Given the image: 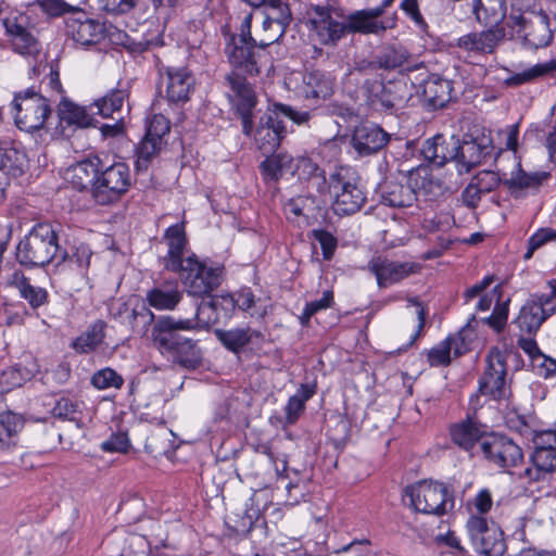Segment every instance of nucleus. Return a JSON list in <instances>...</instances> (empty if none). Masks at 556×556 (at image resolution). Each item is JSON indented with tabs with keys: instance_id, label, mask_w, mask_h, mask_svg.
Masks as SVG:
<instances>
[{
	"instance_id": "obj_1",
	"label": "nucleus",
	"mask_w": 556,
	"mask_h": 556,
	"mask_svg": "<svg viewBox=\"0 0 556 556\" xmlns=\"http://www.w3.org/2000/svg\"><path fill=\"white\" fill-rule=\"evenodd\" d=\"M316 180L319 193L329 192L333 198L332 208L338 215H352L358 212L366 202V197L358 186L356 173L348 166H334L326 178L321 169L309 157H292L280 153V180L295 181L298 186L302 180Z\"/></svg>"
},
{
	"instance_id": "obj_3",
	"label": "nucleus",
	"mask_w": 556,
	"mask_h": 556,
	"mask_svg": "<svg viewBox=\"0 0 556 556\" xmlns=\"http://www.w3.org/2000/svg\"><path fill=\"white\" fill-rule=\"evenodd\" d=\"M63 237L60 224H35L16 245V262L27 269L45 268L55 261Z\"/></svg>"
},
{
	"instance_id": "obj_43",
	"label": "nucleus",
	"mask_w": 556,
	"mask_h": 556,
	"mask_svg": "<svg viewBox=\"0 0 556 556\" xmlns=\"http://www.w3.org/2000/svg\"><path fill=\"white\" fill-rule=\"evenodd\" d=\"M232 294L236 309L248 313L251 317L262 318L267 314V303L256 298L251 288L242 287Z\"/></svg>"
},
{
	"instance_id": "obj_45",
	"label": "nucleus",
	"mask_w": 556,
	"mask_h": 556,
	"mask_svg": "<svg viewBox=\"0 0 556 556\" xmlns=\"http://www.w3.org/2000/svg\"><path fill=\"white\" fill-rule=\"evenodd\" d=\"M314 386L301 384L296 393L290 396L285 406V424L293 425L305 410L306 402L315 394Z\"/></svg>"
},
{
	"instance_id": "obj_23",
	"label": "nucleus",
	"mask_w": 556,
	"mask_h": 556,
	"mask_svg": "<svg viewBox=\"0 0 556 556\" xmlns=\"http://www.w3.org/2000/svg\"><path fill=\"white\" fill-rule=\"evenodd\" d=\"M390 135L377 125L356 127L352 136V146L361 156L377 153L387 146Z\"/></svg>"
},
{
	"instance_id": "obj_2",
	"label": "nucleus",
	"mask_w": 556,
	"mask_h": 556,
	"mask_svg": "<svg viewBox=\"0 0 556 556\" xmlns=\"http://www.w3.org/2000/svg\"><path fill=\"white\" fill-rule=\"evenodd\" d=\"M191 330V321H184L182 317L162 315L152 325V342L157 351L173 364L194 369L202 361L199 341L181 333V331Z\"/></svg>"
},
{
	"instance_id": "obj_16",
	"label": "nucleus",
	"mask_w": 556,
	"mask_h": 556,
	"mask_svg": "<svg viewBox=\"0 0 556 556\" xmlns=\"http://www.w3.org/2000/svg\"><path fill=\"white\" fill-rule=\"evenodd\" d=\"M481 454L489 463L502 469L515 467L523 458L521 447L511 439L492 433L481 442Z\"/></svg>"
},
{
	"instance_id": "obj_42",
	"label": "nucleus",
	"mask_w": 556,
	"mask_h": 556,
	"mask_svg": "<svg viewBox=\"0 0 556 556\" xmlns=\"http://www.w3.org/2000/svg\"><path fill=\"white\" fill-rule=\"evenodd\" d=\"M208 296V301H193L191 303V315L189 317H182L184 321L192 323V330L207 329L215 324H220L212 295Z\"/></svg>"
},
{
	"instance_id": "obj_19",
	"label": "nucleus",
	"mask_w": 556,
	"mask_h": 556,
	"mask_svg": "<svg viewBox=\"0 0 556 556\" xmlns=\"http://www.w3.org/2000/svg\"><path fill=\"white\" fill-rule=\"evenodd\" d=\"M506 359L501 351L493 349L486 356V368L479 380V392L494 400L505 396Z\"/></svg>"
},
{
	"instance_id": "obj_4",
	"label": "nucleus",
	"mask_w": 556,
	"mask_h": 556,
	"mask_svg": "<svg viewBox=\"0 0 556 556\" xmlns=\"http://www.w3.org/2000/svg\"><path fill=\"white\" fill-rule=\"evenodd\" d=\"M367 104L377 112L393 114L406 106L413 97V84L405 77L383 81L367 78L362 85Z\"/></svg>"
},
{
	"instance_id": "obj_12",
	"label": "nucleus",
	"mask_w": 556,
	"mask_h": 556,
	"mask_svg": "<svg viewBox=\"0 0 556 556\" xmlns=\"http://www.w3.org/2000/svg\"><path fill=\"white\" fill-rule=\"evenodd\" d=\"M241 70L235 68L226 76L230 87L229 101L242 121V131L250 136L253 130V110L256 105V94Z\"/></svg>"
},
{
	"instance_id": "obj_25",
	"label": "nucleus",
	"mask_w": 556,
	"mask_h": 556,
	"mask_svg": "<svg viewBox=\"0 0 556 556\" xmlns=\"http://www.w3.org/2000/svg\"><path fill=\"white\" fill-rule=\"evenodd\" d=\"M392 0H384L381 7L369 10H361L350 14L344 23L346 33L361 34H380L386 30V26L377 21L382 15L384 9L390 5Z\"/></svg>"
},
{
	"instance_id": "obj_58",
	"label": "nucleus",
	"mask_w": 556,
	"mask_h": 556,
	"mask_svg": "<svg viewBox=\"0 0 556 556\" xmlns=\"http://www.w3.org/2000/svg\"><path fill=\"white\" fill-rule=\"evenodd\" d=\"M531 462L546 475L556 471V450H539L531 454Z\"/></svg>"
},
{
	"instance_id": "obj_38",
	"label": "nucleus",
	"mask_w": 556,
	"mask_h": 556,
	"mask_svg": "<svg viewBox=\"0 0 556 556\" xmlns=\"http://www.w3.org/2000/svg\"><path fill=\"white\" fill-rule=\"evenodd\" d=\"M105 329L104 320H96L72 342V349L79 354H89L96 351L105 339Z\"/></svg>"
},
{
	"instance_id": "obj_7",
	"label": "nucleus",
	"mask_w": 556,
	"mask_h": 556,
	"mask_svg": "<svg viewBox=\"0 0 556 556\" xmlns=\"http://www.w3.org/2000/svg\"><path fill=\"white\" fill-rule=\"evenodd\" d=\"M174 273L178 275L189 295L204 298L222 285L225 269L223 266H208L195 254H191L181 269Z\"/></svg>"
},
{
	"instance_id": "obj_30",
	"label": "nucleus",
	"mask_w": 556,
	"mask_h": 556,
	"mask_svg": "<svg viewBox=\"0 0 556 556\" xmlns=\"http://www.w3.org/2000/svg\"><path fill=\"white\" fill-rule=\"evenodd\" d=\"M505 38V29L501 26H490L481 33H471L458 39V47L467 51L492 53Z\"/></svg>"
},
{
	"instance_id": "obj_29",
	"label": "nucleus",
	"mask_w": 556,
	"mask_h": 556,
	"mask_svg": "<svg viewBox=\"0 0 556 556\" xmlns=\"http://www.w3.org/2000/svg\"><path fill=\"white\" fill-rule=\"evenodd\" d=\"M194 86V77L186 67L166 68V98L169 102L178 103L189 100Z\"/></svg>"
},
{
	"instance_id": "obj_24",
	"label": "nucleus",
	"mask_w": 556,
	"mask_h": 556,
	"mask_svg": "<svg viewBox=\"0 0 556 556\" xmlns=\"http://www.w3.org/2000/svg\"><path fill=\"white\" fill-rule=\"evenodd\" d=\"M457 148L458 137L437 135L422 143L421 154L437 166H443L450 161L455 162Z\"/></svg>"
},
{
	"instance_id": "obj_49",
	"label": "nucleus",
	"mask_w": 556,
	"mask_h": 556,
	"mask_svg": "<svg viewBox=\"0 0 556 556\" xmlns=\"http://www.w3.org/2000/svg\"><path fill=\"white\" fill-rule=\"evenodd\" d=\"M555 72L556 60H551L545 63L535 64L521 73L513 75L511 77L506 79V84L508 86H519L525 83L532 81L539 77L552 75Z\"/></svg>"
},
{
	"instance_id": "obj_52",
	"label": "nucleus",
	"mask_w": 556,
	"mask_h": 556,
	"mask_svg": "<svg viewBox=\"0 0 556 556\" xmlns=\"http://www.w3.org/2000/svg\"><path fill=\"white\" fill-rule=\"evenodd\" d=\"M501 170V168H498L497 173L494 170H482L479 172L471 180L475 186L485 194L495 190L501 182L504 184L506 173L500 174Z\"/></svg>"
},
{
	"instance_id": "obj_53",
	"label": "nucleus",
	"mask_w": 556,
	"mask_h": 556,
	"mask_svg": "<svg viewBox=\"0 0 556 556\" xmlns=\"http://www.w3.org/2000/svg\"><path fill=\"white\" fill-rule=\"evenodd\" d=\"M91 383L99 390L109 388L121 389L124 383V379L114 369L106 367L93 374Z\"/></svg>"
},
{
	"instance_id": "obj_46",
	"label": "nucleus",
	"mask_w": 556,
	"mask_h": 556,
	"mask_svg": "<svg viewBox=\"0 0 556 556\" xmlns=\"http://www.w3.org/2000/svg\"><path fill=\"white\" fill-rule=\"evenodd\" d=\"M23 426L20 415L11 410L0 412V448L9 450L15 445L14 437Z\"/></svg>"
},
{
	"instance_id": "obj_37",
	"label": "nucleus",
	"mask_w": 556,
	"mask_h": 556,
	"mask_svg": "<svg viewBox=\"0 0 556 556\" xmlns=\"http://www.w3.org/2000/svg\"><path fill=\"white\" fill-rule=\"evenodd\" d=\"M464 327L462 331L455 336H451L442 341L437 348H433L428 353V359L431 366H445L451 362L450 353L454 350L456 356L462 355L466 351V345L463 339V332L468 327Z\"/></svg>"
},
{
	"instance_id": "obj_47",
	"label": "nucleus",
	"mask_w": 556,
	"mask_h": 556,
	"mask_svg": "<svg viewBox=\"0 0 556 556\" xmlns=\"http://www.w3.org/2000/svg\"><path fill=\"white\" fill-rule=\"evenodd\" d=\"M438 2L439 0H402L401 9L421 30L426 31L428 25L421 11L426 14H431Z\"/></svg>"
},
{
	"instance_id": "obj_60",
	"label": "nucleus",
	"mask_w": 556,
	"mask_h": 556,
	"mask_svg": "<svg viewBox=\"0 0 556 556\" xmlns=\"http://www.w3.org/2000/svg\"><path fill=\"white\" fill-rule=\"evenodd\" d=\"M312 236L319 243L324 258L331 260L338 247L337 238L325 229H314Z\"/></svg>"
},
{
	"instance_id": "obj_5",
	"label": "nucleus",
	"mask_w": 556,
	"mask_h": 556,
	"mask_svg": "<svg viewBox=\"0 0 556 556\" xmlns=\"http://www.w3.org/2000/svg\"><path fill=\"white\" fill-rule=\"evenodd\" d=\"M408 184L403 185L393 180H386L379 186L381 202L391 207L404 208L413 206L417 201L415 187L424 190L425 193H435L442 189L439 180L429 177L427 167H414L407 170Z\"/></svg>"
},
{
	"instance_id": "obj_31",
	"label": "nucleus",
	"mask_w": 556,
	"mask_h": 556,
	"mask_svg": "<svg viewBox=\"0 0 556 556\" xmlns=\"http://www.w3.org/2000/svg\"><path fill=\"white\" fill-rule=\"evenodd\" d=\"M515 168L509 178H504V185L516 198L522 197L528 191L539 190L542 184L549 178L547 172H525L521 168L520 161L515 163Z\"/></svg>"
},
{
	"instance_id": "obj_26",
	"label": "nucleus",
	"mask_w": 556,
	"mask_h": 556,
	"mask_svg": "<svg viewBox=\"0 0 556 556\" xmlns=\"http://www.w3.org/2000/svg\"><path fill=\"white\" fill-rule=\"evenodd\" d=\"M103 160L99 155H89L74 164L70 169V181L78 191H88L91 197L93 185L99 178Z\"/></svg>"
},
{
	"instance_id": "obj_35",
	"label": "nucleus",
	"mask_w": 556,
	"mask_h": 556,
	"mask_svg": "<svg viewBox=\"0 0 556 556\" xmlns=\"http://www.w3.org/2000/svg\"><path fill=\"white\" fill-rule=\"evenodd\" d=\"M214 334L225 349L235 354H240L245 351L254 337L260 336V332L249 327H238L228 330L215 329Z\"/></svg>"
},
{
	"instance_id": "obj_22",
	"label": "nucleus",
	"mask_w": 556,
	"mask_h": 556,
	"mask_svg": "<svg viewBox=\"0 0 556 556\" xmlns=\"http://www.w3.org/2000/svg\"><path fill=\"white\" fill-rule=\"evenodd\" d=\"M369 269L375 274L378 286L386 288L417 271L419 266L408 262H393L388 258L376 257L368 264Z\"/></svg>"
},
{
	"instance_id": "obj_20",
	"label": "nucleus",
	"mask_w": 556,
	"mask_h": 556,
	"mask_svg": "<svg viewBox=\"0 0 556 556\" xmlns=\"http://www.w3.org/2000/svg\"><path fill=\"white\" fill-rule=\"evenodd\" d=\"M311 30L323 45L336 42L345 35L344 23L336 21L326 7H313L308 11Z\"/></svg>"
},
{
	"instance_id": "obj_10",
	"label": "nucleus",
	"mask_w": 556,
	"mask_h": 556,
	"mask_svg": "<svg viewBox=\"0 0 556 556\" xmlns=\"http://www.w3.org/2000/svg\"><path fill=\"white\" fill-rule=\"evenodd\" d=\"M15 124L26 132L41 129L49 115L51 108L48 100L39 94L34 88H28L14 97Z\"/></svg>"
},
{
	"instance_id": "obj_18",
	"label": "nucleus",
	"mask_w": 556,
	"mask_h": 556,
	"mask_svg": "<svg viewBox=\"0 0 556 556\" xmlns=\"http://www.w3.org/2000/svg\"><path fill=\"white\" fill-rule=\"evenodd\" d=\"M92 251L90 247L76 239L71 240L70 236L64 232V237L60 241V251L55 255L56 267L68 268L76 271L81 279L87 277L90 266Z\"/></svg>"
},
{
	"instance_id": "obj_8",
	"label": "nucleus",
	"mask_w": 556,
	"mask_h": 556,
	"mask_svg": "<svg viewBox=\"0 0 556 556\" xmlns=\"http://www.w3.org/2000/svg\"><path fill=\"white\" fill-rule=\"evenodd\" d=\"M405 498L414 510L437 516L444 515L454 505L447 486L440 482L420 481L408 485L404 489Z\"/></svg>"
},
{
	"instance_id": "obj_56",
	"label": "nucleus",
	"mask_w": 556,
	"mask_h": 556,
	"mask_svg": "<svg viewBox=\"0 0 556 556\" xmlns=\"http://www.w3.org/2000/svg\"><path fill=\"white\" fill-rule=\"evenodd\" d=\"M169 121L162 114L153 115L150 119L144 137L165 144L164 137L169 132Z\"/></svg>"
},
{
	"instance_id": "obj_27",
	"label": "nucleus",
	"mask_w": 556,
	"mask_h": 556,
	"mask_svg": "<svg viewBox=\"0 0 556 556\" xmlns=\"http://www.w3.org/2000/svg\"><path fill=\"white\" fill-rule=\"evenodd\" d=\"M65 33L68 38L83 47L98 43L103 37V26L96 20L77 16L66 21Z\"/></svg>"
},
{
	"instance_id": "obj_17",
	"label": "nucleus",
	"mask_w": 556,
	"mask_h": 556,
	"mask_svg": "<svg viewBox=\"0 0 556 556\" xmlns=\"http://www.w3.org/2000/svg\"><path fill=\"white\" fill-rule=\"evenodd\" d=\"M162 242L166 244L167 252L161 258V263L167 271L174 273L181 269L188 257L193 254L189 250L184 222L167 227L163 233Z\"/></svg>"
},
{
	"instance_id": "obj_36",
	"label": "nucleus",
	"mask_w": 556,
	"mask_h": 556,
	"mask_svg": "<svg viewBox=\"0 0 556 556\" xmlns=\"http://www.w3.org/2000/svg\"><path fill=\"white\" fill-rule=\"evenodd\" d=\"M333 92V80L320 71L305 74V84L301 85V97L305 99H327Z\"/></svg>"
},
{
	"instance_id": "obj_63",
	"label": "nucleus",
	"mask_w": 556,
	"mask_h": 556,
	"mask_svg": "<svg viewBox=\"0 0 556 556\" xmlns=\"http://www.w3.org/2000/svg\"><path fill=\"white\" fill-rule=\"evenodd\" d=\"M556 239V231L548 229V228H542L539 231H536L534 235H532L528 241V250L525 253V260H529L532 257L533 253L540 249L542 245H544L546 242Z\"/></svg>"
},
{
	"instance_id": "obj_33",
	"label": "nucleus",
	"mask_w": 556,
	"mask_h": 556,
	"mask_svg": "<svg viewBox=\"0 0 556 556\" xmlns=\"http://www.w3.org/2000/svg\"><path fill=\"white\" fill-rule=\"evenodd\" d=\"M182 291L177 282L162 283L150 289L146 299L150 306L157 311H173L182 300Z\"/></svg>"
},
{
	"instance_id": "obj_62",
	"label": "nucleus",
	"mask_w": 556,
	"mask_h": 556,
	"mask_svg": "<svg viewBox=\"0 0 556 556\" xmlns=\"http://www.w3.org/2000/svg\"><path fill=\"white\" fill-rule=\"evenodd\" d=\"M100 447L106 453H127L130 447V441L127 433L117 432L103 441Z\"/></svg>"
},
{
	"instance_id": "obj_32",
	"label": "nucleus",
	"mask_w": 556,
	"mask_h": 556,
	"mask_svg": "<svg viewBox=\"0 0 556 556\" xmlns=\"http://www.w3.org/2000/svg\"><path fill=\"white\" fill-rule=\"evenodd\" d=\"M452 92L451 80L439 75H431L422 85L424 104L431 110L441 109L450 102Z\"/></svg>"
},
{
	"instance_id": "obj_15",
	"label": "nucleus",
	"mask_w": 556,
	"mask_h": 556,
	"mask_svg": "<svg viewBox=\"0 0 556 556\" xmlns=\"http://www.w3.org/2000/svg\"><path fill=\"white\" fill-rule=\"evenodd\" d=\"M470 540L477 549L485 556H502L506 549L503 532L494 522L483 517L472 516L467 521Z\"/></svg>"
},
{
	"instance_id": "obj_50",
	"label": "nucleus",
	"mask_w": 556,
	"mask_h": 556,
	"mask_svg": "<svg viewBox=\"0 0 556 556\" xmlns=\"http://www.w3.org/2000/svg\"><path fill=\"white\" fill-rule=\"evenodd\" d=\"M155 320L154 314L144 304H141L131 308V312L123 323H126L134 333L144 334L148 331L149 325L154 324Z\"/></svg>"
},
{
	"instance_id": "obj_54",
	"label": "nucleus",
	"mask_w": 556,
	"mask_h": 556,
	"mask_svg": "<svg viewBox=\"0 0 556 556\" xmlns=\"http://www.w3.org/2000/svg\"><path fill=\"white\" fill-rule=\"evenodd\" d=\"M79 403L70 397L62 396L55 400L52 408V415L56 418L70 421H78Z\"/></svg>"
},
{
	"instance_id": "obj_28",
	"label": "nucleus",
	"mask_w": 556,
	"mask_h": 556,
	"mask_svg": "<svg viewBox=\"0 0 556 556\" xmlns=\"http://www.w3.org/2000/svg\"><path fill=\"white\" fill-rule=\"evenodd\" d=\"M491 433L484 425L472 419H467L451 429L452 440L455 444L473 454H481V442Z\"/></svg>"
},
{
	"instance_id": "obj_48",
	"label": "nucleus",
	"mask_w": 556,
	"mask_h": 556,
	"mask_svg": "<svg viewBox=\"0 0 556 556\" xmlns=\"http://www.w3.org/2000/svg\"><path fill=\"white\" fill-rule=\"evenodd\" d=\"M163 143L143 137L136 148L135 167L137 172H147L153 159L160 153Z\"/></svg>"
},
{
	"instance_id": "obj_55",
	"label": "nucleus",
	"mask_w": 556,
	"mask_h": 556,
	"mask_svg": "<svg viewBox=\"0 0 556 556\" xmlns=\"http://www.w3.org/2000/svg\"><path fill=\"white\" fill-rule=\"evenodd\" d=\"M28 379V372L18 366H12L1 371L0 387L4 391H10L21 387Z\"/></svg>"
},
{
	"instance_id": "obj_14",
	"label": "nucleus",
	"mask_w": 556,
	"mask_h": 556,
	"mask_svg": "<svg viewBox=\"0 0 556 556\" xmlns=\"http://www.w3.org/2000/svg\"><path fill=\"white\" fill-rule=\"evenodd\" d=\"M7 35L14 52L24 56H36L41 46L34 35L35 26L25 13L10 14L3 20Z\"/></svg>"
},
{
	"instance_id": "obj_40",
	"label": "nucleus",
	"mask_w": 556,
	"mask_h": 556,
	"mask_svg": "<svg viewBox=\"0 0 556 556\" xmlns=\"http://www.w3.org/2000/svg\"><path fill=\"white\" fill-rule=\"evenodd\" d=\"M12 283L18 290L20 296L24 299L33 309H37L48 303V291L45 288L33 286L22 271L13 273Z\"/></svg>"
},
{
	"instance_id": "obj_9",
	"label": "nucleus",
	"mask_w": 556,
	"mask_h": 556,
	"mask_svg": "<svg viewBox=\"0 0 556 556\" xmlns=\"http://www.w3.org/2000/svg\"><path fill=\"white\" fill-rule=\"evenodd\" d=\"M507 25L511 27L523 43L531 49L546 47L553 39L548 15L543 11L511 12Z\"/></svg>"
},
{
	"instance_id": "obj_51",
	"label": "nucleus",
	"mask_w": 556,
	"mask_h": 556,
	"mask_svg": "<svg viewBox=\"0 0 556 556\" xmlns=\"http://www.w3.org/2000/svg\"><path fill=\"white\" fill-rule=\"evenodd\" d=\"M256 511L253 510L250 513L249 510L244 511V515L236 521L233 526H231V530L236 535L247 538L253 528L263 527L265 530V534L268 533V525L264 518L256 517L254 519Z\"/></svg>"
},
{
	"instance_id": "obj_11",
	"label": "nucleus",
	"mask_w": 556,
	"mask_h": 556,
	"mask_svg": "<svg viewBox=\"0 0 556 556\" xmlns=\"http://www.w3.org/2000/svg\"><path fill=\"white\" fill-rule=\"evenodd\" d=\"M251 23L252 15L249 14L241 23L240 35L230 37L226 45V53L233 68L254 76L260 74V68L255 59L256 40L251 35Z\"/></svg>"
},
{
	"instance_id": "obj_34",
	"label": "nucleus",
	"mask_w": 556,
	"mask_h": 556,
	"mask_svg": "<svg viewBox=\"0 0 556 556\" xmlns=\"http://www.w3.org/2000/svg\"><path fill=\"white\" fill-rule=\"evenodd\" d=\"M129 97V89L118 83L117 87L108 91L103 97L94 101L93 108L97 114L104 118L124 116V103Z\"/></svg>"
},
{
	"instance_id": "obj_13",
	"label": "nucleus",
	"mask_w": 556,
	"mask_h": 556,
	"mask_svg": "<svg viewBox=\"0 0 556 556\" xmlns=\"http://www.w3.org/2000/svg\"><path fill=\"white\" fill-rule=\"evenodd\" d=\"M255 140L260 151L266 157L260 166L261 173L266 181L276 182L278 179V124L271 115L261 118L256 129Z\"/></svg>"
},
{
	"instance_id": "obj_59",
	"label": "nucleus",
	"mask_w": 556,
	"mask_h": 556,
	"mask_svg": "<svg viewBox=\"0 0 556 556\" xmlns=\"http://www.w3.org/2000/svg\"><path fill=\"white\" fill-rule=\"evenodd\" d=\"M213 303L216 308V313L219 323H226L229 320L236 312L235 300L231 293H225L212 296Z\"/></svg>"
},
{
	"instance_id": "obj_44",
	"label": "nucleus",
	"mask_w": 556,
	"mask_h": 556,
	"mask_svg": "<svg viewBox=\"0 0 556 556\" xmlns=\"http://www.w3.org/2000/svg\"><path fill=\"white\" fill-rule=\"evenodd\" d=\"M547 318L541 305H539L533 298H531L521 308L519 316L516 319L518 327L529 333H534L539 330L543 321Z\"/></svg>"
},
{
	"instance_id": "obj_39",
	"label": "nucleus",
	"mask_w": 556,
	"mask_h": 556,
	"mask_svg": "<svg viewBox=\"0 0 556 556\" xmlns=\"http://www.w3.org/2000/svg\"><path fill=\"white\" fill-rule=\"evenodd\" d=\"M472 11L479 23L485 26H500L506 16V1L473 0Z\"/></svg>"
},
{
	"instance_id": "obj_61",
	"label": "nucleus",
	"mask_w": 556,
	"mask_h": 556,
	"mask_svg": "<svg viewBox=\"0 0 556 556\" xmlns=\"http://www.w3.org/2000/svg\"><path fill=\"white\" fill-rule=\"evenodd\" d=\"M139 0H99V8L109 14L122 15L132 11Z\"/></svg>"
},
{
	"instance_id": "obj_21",
	"label": "nucleus",
	"mask_w": 556,
	"mask_h": 556,
	"mask_svg": "<svg viewBox=\"0 0 556 556\" xmlns=\"http://www.w3.org/2000/svg\"><path fill=\"white\" fill-rule=\"evenodd\" d=\"M490 143V140L485 138L465 137L463 140L458 138L457 156L455 157L458 172L469 173L481 164L493 150Z\"/></svg>"
},
{
	"instance_id": "obj_41",
	"label": "nucleus",
	"mask_w": 556,
	"mask_h": 556,
	"mask_svg": "<svg viewBox=\"0 0 556 556\" xmlns=\"http://www.w3.org/2000/svg\"><path fill=\"white\" fill-rule=\"evenodd\" d=\"M412 58L408 50L402 46H388L383 48L368 66L378 67L379 70H396L409 63Z\"/></svg>"
},
{
	"instance_id": "obj_6",
	"label": "nucleus",
	"mask_w": 556,
	"mask_h": 556,
	"mask_svg": "<svg viewBox=\"0 0 556 556\" xmlns=\"http://www.w3.org/2000/svg\"><path fill=\"white\" fill-rule=\"evenodd\" d=\"M131 187V173L125 162H102L99 178L93 185L91 199L101 206L117 203Z\"/></svg>"
},
{
	"instance_id": "obj_64",
	"label": "nucleus",
	"mask_w": 556,
	"mask_h": 556,
	"mask_svg": "<svg viewBox=\"0 0 556 556\" xmlns=\"http://www.w3.org/2000/svg\"><path fill=\"white\" fill-rule=\"evenodd\" d=\"M123 556H149V543L144 536L128 534V542Z\"/></svg>"
},
{
	"instance_id": "obj_57",
	"label": "nucleus",
	"mask_w": 556,
	"mask_h": 556,
	"mask_svg": "<svg viewBox=\"0 0 556 556\" xmlns=\"http://www.w3.org/2000/svg\"><path fill=\"white\" fill-rule=\"evenodd\" d=\"M127 542L128 534L122 531H115L103 540L102 546L106 556H123Z\"/></svg>"
}]
</instances>
